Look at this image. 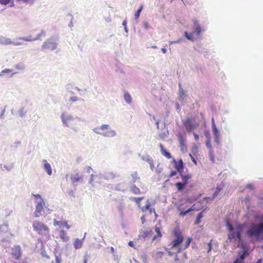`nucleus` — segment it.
I'll list each match as a JSON object with an SVG mask.
<instances>
[{
    "label": "nucleus",
    "instance_id": "60",
    "mask_svg": "<svg viewBox=\"0 0 263 263\" xmlns=\"http://www.w3.org/2000/svg\"><path fill=\"white\" fill-rule=\"evenodd\" d=\"M163 252H162V251H158L157 252L156 254V256L157 258H161L162 256H163Z\"/></svg>",
    "mask_w": 263,
    "mask_h": 263
},
{
    "label": "nucleus",
    "instance_id": "26",
    "mask_svg": "<svg viewBox=\"0 0 263 263\" xmlns=\"http://www.w3.org/2000/svg\"><path fill=\"white\" fill-rule=\"evenodd\" d=\"M11 40L9 38H6L3 36H0V44L9 45L11 44Z\"/></svg>",
    "mask_w": 263,
    "mask_h": 263
},
{
    "label": "nucleus",
    "instance_id": "8",
    "mask_svg": "<svg viewBox=\"0 0 263 263\" xmlns=\"http://www.w3.org/2000/svg\"><path fill=\"white\" fill-rule=\"evenodd\" d=\"M211 123H212V129L213 132V134L214 138V143L216 145H219L220 144V130L217 128L216 125L215 123L214 119L213 118L211 119Z\"/></svg>",
    "mask_w": 263,
    "mask_h": 263
},
{
    "label": "nucleus",
    "instance_id": "13",
    "mask_svg": "<svg viewBox=\"0 0 263 263\" xmlns=\"http://www.w3.org/2000/svg\"><path fill=\"white\" fill-rule=\"evenodd\" d=\"M12 257L16 260H18L21 256V248L20 246H15L11 249Z\"/></svg>",
    "mask_w": 263,
    "mask_h": 263
},
{
    "label": "nucleus",
    "instance_id": "35",
    "mask_svg": "<svg viewBox=\"0 0 263 263\" xmlns=\"http://www.w3.org/2000/svg\"><path fill=\"white\" fill-rule=\"evenodd\" d=\"M203 217V214L202 212H200L198 213L196 216V219L195 220V224L198 225L201 222V219Z\"/></svg>",
    "mask_w": 263,
    "mask_h": 263
},
{
    "label": "nucleus",
    "instance_id": "22",
    "mask_svg": "<svg viewBox=\"0 0 263 263\" xmlns=\"http://www.w3.org/2000/svg\"><path fill=\"white\" fill-rule=\"evenodd\" d=\"M44 162H45L44 164V170L48 175L51 176L52 175V169L50 164L46 160H44Z\"/></svg>",
    "mask_w": 263,
    "mask_h": 263
},
{
    "label": "nucleus",
    "instance_id": "21",
    "mask_svg": "<svg viewBox=\"0 0 263 263\" xmlns=\"http://www.w3.org/2000/svg\"><path fill=\"white\" fill-rule=\"evenodd\" d=\"M160 151L161 154L167 159L172 158L171 154L167 151L163 146L162 144H160Z\"/></svg>",
    "mask_w": 263,
    "mask_h": 263
},
{
    "label": "nucleus",
    "instance_id": "45",
    "mask_svg": "<svg viewBox=\"0 0 263 263\" xmlns=\"http://www.w3.org/2000/svg\"><path fill=\"white\" fill-rule=\"evenodd\" d=\"M209 149V157L210 158V160L212 162H214L215 161L214 151L213 150V148L211 149V148Z\"/></svg>",
    "mask_w": 263,
    "mask_h": 263
},
{
    "label": "nucleus",
    "instance_id": "40",
    "mask_svg": "<svg viewBox=\"0 0 263 263\" xmlns=\"http://www.w3.org/2000/svg\"><path fill=\"white\" fill-rule=\"evenodd\" d=\"M78 101H84V100L83 99H81V98H78L77 96H72L69 99V102H71V103H74V102H76Z\"/></svg>",
    "mask_w": 263,
    "mask_h": 263
},
{
    "label": "nucleus",
    "instance_id": "27",
    "mask_svg": "<svg viewBox=\"0 0 263 263\" xmlns=\"http://www.w3.org/2000/svg\"><path fill=\"white\" fill-rule=\"evenodd\" d=\"M179 175L182 180V182L185 183V184L187 185V181L191 178V175L190 174L184 175V173L179 174Z\"/></svg>",
    "mask_w": 263,
    "mask_h": 263
},
{
    "label": "nucleus",
    "instance_id": "55",
    "mask_svg": "<svg viewBox=\"0 0 263 263\" xmlns=\"http://www.w3.org/2000/svg\"><path fill=\"white\" fill-rule=\"evenodd\" d=\"M11 0H0V4L3 5H6L10 3Z\"/></svg>",
    "mask_w": 263,
    "mask_h": 263
},
{
    "label": "nucleus",
    "instance_id": "6",
    "mask_svg": "<svg viewBox=\"0 0 263 263\" xmlns=\"http://www.w3.org/2000/svg\"><path fill=\"white\" fill-rule=\"evenodd\" d=\"M33 230L40 234L47 235L49 233V229L43 223L35 220L33 223Z\"/></svg>",
    "mask_w": 263,
    "mask_h": 263
},
{
    "label": "nucleus",
    "instance_id": "51",
    "mask_svg": "<svg viewBox=\"0 0 263 263\" xmlns=\"http://www.w3.org/2000/svg\"><path fill=\"white\" fill-rule=\"evenodd\" d=\"M204 135L207 140H210L211 139V134L208 130H205L204 132Z\"/></svg>",
    "mask_w": 263,
    "mask_h": 263
},
{
    "label": "nucleus",
    "instance_id": "37",
    "mask_svg": "<svg viewBox=\"0 0 263 263\" xmlns=\"http://www.w3.org/2000/svg\"><path fill=\"white\" fill-rule=\"evenodd\" d=\"M18 40H22L26 42H31V41H35L34 39V37H32V36H24V37H19L17 38Z\"/></svg>",
    "mask_w": 263,
    "mask_h": 263
},
{
    "label": "nucleus",
    "instance_id": "43",
    "mask_svg": "<svg viewBox=\"0 0 263 263\" xmlns=\"http://www.w3.org/2000/svg\"><path fill=\"white\" fill-rule=\"evenodd\" d=\"M193 33H189L187 31L184 32V36L189 41H194V37L193 36Z\"/></svg>",
    "mask_w": 263,
    "mask_h": 263
},
{
    "label": "nucleus",
    "instance_id": "53",
    "mask_svg": "<svg viewBox=\"0 0 263 263\" xmlns=\"http://www.w3.org/2000/svg\"><path fill=\"white\" fill-rule=\"evenodd\" d=\"M132 199L137 203H139L143 197H132Z\"/></svg>",
    "mask_w": 263,
    "mask_h": 263
},
{
    "label": "nucleus",
    "instance_id": "25",
    "mask_svg": "<svg viewBox=\"0 0 263 263\" xmlns=\"http://www.w3.org/2000/svg\"><path fill=\"white\" fill-rule=\"evenodd\" d=\"M83 241L82 239L76 238L73 243L74 248L76 249H79L82 247Z\"/></svg>",
    "mask_w": 263,
    "mask_h": 263
},
{
    "label": "nucleus",
    "instance_id": "44",
    "mask_svg": "<svg viewBox=\"0 0 263 263\" xmlns=\"http://www.w3.org/2000/svg\"><path fill=\"white\" fill-rule=\"evenodd\" d=\"M8 225L7 223L0 225V233L6 232L8 230Z\"/></svg>",
    "mask_w": 263,
    "mask_h": 263
},
{
    "label": "nucleus",
    "instance_id": "1",
    "mask_svg": "<svg viewBox=\"0 0 263 263\" xmlns=\"http://www.w3.org/2000/svg\"><path fill=\"white\" fill-rule=\"evenodd\" d=\"M246 233L250 238H254L257 241L263 240V223L259 225L251 224Z\"/></svg>",
    "mask_w": 263,
    "mask_h": 263
},
{
    "label": "nucleus",
    "instance_id": "61",
    "mask_svg": "<svg viewBox=\"0 0 263 263\" xmlns=\"http://www.w3.org/2000/svg\"><path fill=\"white\" fill-rule=\"evenodd\" d=\"M61 224L63 227H66L67 229H69L70 228V226L68 224L67 221L62 222Z\"/></svg>",
    "mask_w": 263,
    "mask_h": 263
},
{
    "label": "nucleus",
    "instance_id": "64",
    "mask_svg": "<svg viewBox=\"0 0 263 263\" xmlns=\"http://www.w3.org/2000/svg\"><path fill=\"white\" fill-rule=\"evenodd\" d=\"M177 172H178L177 171H171L169 177H172L176 175Z\"/></svg>",
    "mask_w": 263,
    "mask_h": 263
},
{
    "label": "nucleus",
    "instance_id": "36",
    "mask_svg": "<svg viewBox=\"0 0 263 263\" xmlns=\"http://www.w3.org/2000/svg\"><path fill=\"white\" fill-rule=\"evenodd\" d=\"M18 116L21 118H23L26 116L27 114V110L25 109V107H21L18 110Z\"/></svg>",
    "mask_w": 263,
    "mask_h": 263
},
{
    "label": "nucleus",
    "instance_id": "15",
    "mask_svg": "<svg viewBox=\"0 0 263 263\" xmlns=\"http://www.w3.org/2000/svg\"><path fill=\"white\" fill-rule=\"evenodd\" d=\"M192 22L193 23V33H195L197 35H199L202 32L201 27L196 19H193Z\"/></svg>",
    "mask_w": 263,
    "mask_h": 263
},
{
    "label": "nucleus",
    "instance_id": "24",
    "mask_svg": "<svg viewBox=\"0 0 263 263\" xmlns=\"http://www.w3.org/2000/svg\"><path fill=\"white\" fill-rule=\"evenodd\" d=\"M59 235L60 238L64 242L68 241L69 239V237L67 235L66 232L64 230H61L60 231Z\"/></svg>",
    "mask_w": 263,
    "mask_h": 263
},
{
    "label": "nucleus",
    "instance_id": "34",
    "mask_svg": "<svg viewBox=\"0 0 263 263\" xmlns=\"http://www.w3.org/2000/svg\"><path fill=\"white\" fill-rule=\"evenodd\" d=\"M32 195L34 197L36 204L40 202H45L40 195L32 194Z\"/></svg>",
    "mask_w": 263,
    "mask_h": 263
},
{
    "label": "nucleus",
    "instance_id": "31",
    "mask_svg": "<svg viewBox=\"0 0 263 263\" xmlns=\"http://www.w3.org/2000/svg\"><path fill=\"white\" fill-rule=\"evenodd\" d=\"M139 156L142 160L146 161L148 163H150V162L153 160L152 158L147 154L144 155H141L140 154H139Z\"/></svg>",
    "mask_w": 263,
    "mask_h": 263
},
{
    "label": "nucleus",
    "instance_id": "47",
    "mask_svg": "<svg viewBox=\"0 0 263 263\" xmlns=\"http://www.w3.org/2000/svg\"><path fill=\"white\" fill-rule=\"evenodd\" d=\"M197 197L194 196V197H189L186 198V201L189 203H193V202L197 200Z\"/></svg>",
    "mask_w": 263,
    "mask_h": 263
},
{
    "label": "nucleus",
    "instance_id": "2",
    "mask_svg": "<svg viewBox=\"0 0 263 263\" xmlns=\"http://www.w3.org/2000/svg\"><path fill=\"white\" fill-rule=\"evenodd\" d=\"M93 132L98 135L106 138H112L117 135L115 130L111 129L109 124H104L92 129Z\"/></svg>",
    "mask_w": 263,
    "mask_h": 263
},
{
    "label": "nucleus",
    "instance_id": "52",
    "mask_svg": "<svg viewBox=\"0 0 263 263\" xmlns=\"http://www.w3.org/2000/svg\"><path fill=\"white\" fill-rule=\"evenodd\" d=\"M11 44H12L14 46H19V45H23V42H21V41L14 42V41H11Z\"/></svg>",
    "mask_w": 263,
    "mask_h": 263
},
{
    "label": "nucleus",
    "instance_id": "10",
    "mask_svg": "<svg viewBox=\"0 0 263 263\" xmlns=\"http://www.w3.org/2000/svg\"><path fill=\"white\" fill-rule=\"evenodd\" d=\"M172 163L174 164L175 168L179 174L184 173L185 164L181 159L177 161L175 159L173 158Z\"/></svg>",
    "mask_w": 263,
    "mask_h": 263
},
{
    "label": "nucleus",
    "instance_id": "23",
    "mask_svg": "<svg viewBox=\"0 0 263 263\" xmlns=\"http://www.w3.org/2000/svg\"><path fill=\"white\" fill-rule=\"evenodd\" d=\"M175 186L177 187L178 191H183L186 186V184L182 182H178L175 184Z\"/></svg>",
    "mask_w": 263,
    "mask_h": 263
},
{
    "label": "nucleus",
    "instance_id": "4",
    "mask_svg": "<svg viewBox=\"0 0 263 263\" xmlns=\"http://www.w3.org/2000/svg\"><path fill=\"white\" fill-rule=\"evenodd\" d=\"M59 36L52 35L47 39L42 44V50L48 49L51 51L55 50L58 47Z\"/></svg>",
    "mask_w": 263,
    "mask_h": 263
},
{
    "label": "nucleus",
    "instance_id": "20",
    "mask_svg": "<svg viewBox=\"0 0 263 263\" xmlns=\"http://www.w3.org/2000/svg\"><path fill=\"white\" fill-rule=\"evenodd\" d=\"M177 136L178 139L180 146H184L185 145L186 137L185 135H183L180 133H178Z\"/></svg>",
    "mask_w": 263,
    "mask_h": 263
},
{
    "label": "nucleus",
    "instance_id": "11",
    "mask_svg": "<svg viewBox=\"0 0 263 263\" xmlns=\"http://www.w3.org/2000/svg\"><path fill=\"white\" fill-rule=\"evenodd\" d=\"M97 176H99V179L111 180L116 177V175L112 172H104L99 173Z\"/></svg>",
    "mask_w": 263,
    "mask_h": 263
},
{
    "label": "nucleus",
    "instance_id": "12",
    "mask_svg": "<svg viewBox=\"0 0 263 263\" xmlns=\"http://www.w3.org/2000/svg\"><path fill=\"white\" fill-rule=\"evenodd\" d=\"M226 226L227 227V228L229 232H230V233H236L237 232V227H239L241 229V232L243 231V227L240 224L238 223H235L234 226H233L232 223H231L228 221H226Z\"/></svg>",
    "mask_w": 263,
    "mask_h": 263
},
{
    "label": "nucleus",
    "instance_id": "32",
    "mask_svg": "<svg viewBox=\"0 0 263 263\" xmlns=\"http://www.w3.org/2000/svg\"><path fill=\"white\" fill-rule=\"evenodd\" d=\"M13 70L12 69H8V68L2 70L0 72V76H2L3 74H4L5 73H11L10 76V77H12L14 74L16 73V72H13Z\"/></svg>",
    "mask_w": 263,
    "mask_h": 263
},
{
    "label": "nucleus",
    "instance_id": "30",
    "mask_svg": "<svg viewBox=\"0 0 263 263\" xmlns=\"http://www.w3.org/2000/svg\"><path fill=\"white\" fill-rule=\"evenodd\" d=\"M124 99L125 101L128 104H130L132 102V98L131 96L127 92H125L124 93Z\"/></svg>",
    "mask_w": 263,
    "mask_h": 263
},
{
    "label": "nucleus",
    "instance_id": "17",
    "mask_svg": "<svg viewBox=\"0 0 263 263\" xmlns=\"http://www.w3.org/2000/svg\"><path fill=\"white\" fill-rule=\"evenodd\" d=\"M70 179L74 186H76L77 185L76 183L80 181L82 182L83 181L82 177L80 176L78 173H76L74 175H71Z\"/></svg>",
    "mask_w": 263,
    "mask_h": 263
},
{
    "label": "nucleus",
    "instance_id": "58",
    "mask_svg": "<svg viewBox=\"0 0 263 263\" xmlns=\"http://www.w3.org/2000/svg\"><path fill=\"white\" fill-rule=\"evenodd\" d=\"M4 167L8 171H10L13 168V164H11L9 165H4Z\"/></svg>",
    "mask_w": 263,
    "mask_h": 263
},
{
    "label": "nucleus",
    "instance_id": "14",
    "mask_svg": "<svg viewBox=\"0 0 263 263\" xmlns=\"http://www.w3.org/2000/svg\"><path fill=\"white\" fill-rule=\"evenodd\" d=\"M45 203L40 202L37 203V204L35 205V210L33 213L34 216L36 218L39 217L41 216V212L44 210V207L45 206Z\"/></svg>",
    "mask_w": 263,
    "mask_h": 263
},
{
    "label": "nucleus",
    "instance_id": "41",
    "mask_svg": "<svg viewBox=\"0 0 263 263\" xmlns=\"http://www.w3.org/2000/svg\"><path fill=\"white\" fill-rule=\"evenodd\" d=\"M14 67L17 70H23L25 69L26 66L24 64L20 62V63H18V64H16L14 66Z\"/></svg>",
    "mask_w": 263,
    "mask_h": 263
},
{
    "label": "nucleus",
    "instance_id": "56",
    "mask_svg": "<svg viewBox=\"0 0 263 263\" xmlns=\"http://www.w3.org/2000/svg\"><path fill=\"white\" fill-rule=\"evenodd\" d=\"M221 191V189L219 188V187H216V191H215V192L213 194V197H216L218 194H219V193Z\"/></svg>",
    "mask_w": 263,
    "mask_h": 263
},
{
    "label": "nucleus",
    "instance_id": "59",
    "mask_svg": "<svg viewBox=\"0 0 263 263\" xmlns=\"http://www.w3.org/2000/svg\"><path fill=\"white\" fill-rule=\"evenodd\" d=\"M206 147L208 148V149H211L212 148V146L211 145V140H206Z\"/></svg>",
    "mask_w": 263,
    "mask_h": 263
},
{
    "label": "nucleus",
    "instance_id": "39",
    "mask_svg": "<svg viewBox=\"0 0 263 263\" xmlns=\"http://www.w3.org/2000/svg\"><path fill=\"white\" fill-rule=\"evenodd\" d=\"M124 208V204L123 203H119L117 206V209L121 216L123 214V209Z\"/></svg>",
    "mask_w": 263,
    "mask_h": 263
},
{
    "label": "nucleus",
    "instance_id": "9",
    "mask_svg": "<svg viewBox=\"0 0 263 263\" xmlns=\"http://www.w3.org/2000/svg\"><path fill=\"white\" fill-rule=\"evenodd\" d=\"M174 234L175 236V238L172 242V246L171 248H172L175 247H178L183 240V237L179 231L175 229L174 230Z\"/></svg>",
    "mask_w": 263,
    "mask_h": 263
},
{
    "label": "nucleus",
    "instance_id": "29",
    "mask_svg": "<svg viewBox=\"0 0 263 263\" xmlns=\"http://www.w3.org/2000/svg\"><path fill=\"white\" fill-rule=\"evenodd\" d=\"M152 234H153L152 231H143V232H141L139 237V238H145L146 237L152 236Z\"/></svg>",
    "mask_w": 263,
    "mask_h": 263
},
{
    "label": "nucleus",
    "instance_id": "38",
    "mask_svg": "<svg viewBox=\"0 0 263 263\" xmlns=\"http://www.w3.org/2000/svg\"><path fill=\"white\" fill-rule=\"evenodd\" d=\"M193 211L192 208H189L187 210H182L180 212V216L181 217L185 216L189 213Z\"/></svg>",
    "mask_w": 263,
    "mask_h": 263
},
{
    "label": "nucleus",
    "instance_id": "28",
    "mask_svg": "<svg viewBox=\"0 0 263 263\" xmlns=\"http://www.w3.org/2000/svg\"><path fill=\"white\" fill-rule=\"evenodd\" d=\"M74 88V85L72 84H68L66 86V90L67 92L69 93L70 95L73 96L74 95V92L72 90V89Z\"/></svg>",
    "mask_w": 263,
    "mask_h": 263
},
{
    "label": "nucleus",
    "instance_id": "18",
    "mask_svg": "<svg viewBox=\"0 0 263 263\" xmlns=\"http://www.w3.org/2000/svg\"><path fill=\"white\" fill-rule=\"evenodd\" d=\"M179 90L178 95V100L181 103L184 102V98L186 96L185 91L181 87V85L179 84Z\"/></svg>",
    "mask_w": 263,
    "mask_h": 263
},
{
    "label": "nucleus",
    "instance_id": "63",
    "mask_svg": "<svg viewBox=\"0 0 263 263\" xmlns=\"http://www.w3.org/2000/svg\"><path fill=\"white\" fill-rule=\"evenodd\" d=\"M191 240H192V238H187V240L185 242V248H187L190 246L191 241Z\"/></svg>",
    "mask_w": 263,
    "mask_h": 263
},
{
    "label": "nucleus",
    "instance_id": "54",
    "mask_svg": "<svg viewBox=\"0 0 263 263\" xmlns=\"http://www.w3.org/2000/svg\"><path fill=\"white\" fill-rule=\"evenodd\" d=\"M155 231L157 233V235L159 237H161L162 236V234L161 233L159 228L157 227H155Z\"/></svg>",
    "mask_w": 263,
    "mask_h": 263
},
{
    "label": "nucleus",
    "instance_id": "46",
    "mask_svg": "<svg viewBox=\"0 0 263 263\" xmlns=\"http://www.w3.org/2000/svg\"><path fill=\"white\" fill-rule=\"evenodd\" d=\"M143 6H141L137 10V11L135 13V18L136 20L138 19L141 12L142 10Z\"/></svg>",
    "mask_w": 263,
    "mask_h": 263
},
{
    "label": "nucleus",
    "instance_id": "50",
    "mask_svg": "<svg viewBox=\"0 0 263 263\" xmlns=\"http://www.w3.org/2000/svg\"><path fill=\"white\" fill-rule=\"evenodd\" d=\"M55 263H61V262L62 261L61 255L60 254H59V255L55 254Z\"/></svg>",
    "mask_w": 263,
    "mask_h": 263
},
{
    "label": "nucleus",
    "instance_id": "57",
    "mask_svg": "<svg viewBox=\"0 0 263 263\" xmlns=\"http://www.w3.org/2000/svg\"><path fill=\"white\" fill-rule=\"evenodd\" d=\"M151 206V204L147 201V204L143 208L142 210L144 211L149 210L150 209Z\"/></svg>",
    "mask_w": 263,
    "mask_h": 263
},
{
    "label": "nucleus",
    "instance_id": "3",
    "mask_svg": "<svg viewBox=\"0 0 263 263\" xmlns=\"http://www.w3.org/2000/svg\"><path fill=\"white\" fill-rule=\"evenodd\" d=\"M242 232L239 227H237V232L234 233H230L228 234V238L230 240L234 239L235 240H238V243L237 245V247H240L242 249L244 248H248L247 247V242L242 238Z\"/></svg>",
    "mask_w": 263,
    "mask_h": 263
},
{
    "label": "nucleus",
    "instance_id": "33",
    "mask_svg": "<svg viewBox=\"0 0 263 263\" xmlns=\"http://www.w3.org/2000/svg\"><path fill=\"white\" fill-rule=\"evenodd\" d=\"M130 191L134 194H139L140 193V189L134 184L131 185Z\"/></svg>",
    "mask_w": 263,
    "mask_h": 263
},
{
    "label": "nucleus",
    "instance_id": "5",
    "mask_svg": "<svg viewBox=\"0 0 263 263\" xmlns=\"http://www.w3.org/2000/svg\"><path fill=\"white\" fill-rule=\"evenodd\" d=\"M182 123L187 133L196 129L198 126L196 120L190 117L186 118Z\"/></svg>",
    "mask_w": 263,
    "mask_h": 263
},
{
    "label": "nucleus",
    "instance_id": "62",
    "mask_svg": "<svg viewBox=\"0 0 263 263\" xmlns=\"http://www.w3.org/2000/svg\"><path fill=\"white\" fill-rule=\"evenodd\" d=\"M149 164L150 169L153 171L155 168V166L154 164V160H153L148 163Z\"/></svg>",
    "mask_w": 263,
    "mask_h": 263
},
{
    "label": "nucleus",
    "instance_id": "16",
    "mask_svg": "<svg viewBox=\"0 0 263 263\" xmlns=\"http://www.w3.org/2000/svg\"><path fill=\"white\" fill-rule=\"evenodd\" d=\"M249 248H244L241 251L238 253V255L236 259L239 260L244 261V259L248 256L249 254Z\"/></svg>",
    "mask_w": 263,
    "mask_h": 263
},
{
    "label": "nucleus",
    "instance_id": "49",
    "mask_svg": "<svg viewBox=\"0 0 263 263\" xmlns=\"http://www.w3.org/2000/svg\"><path fill=\"white\" fill-rule=\"evenodd\" d=\"M20 144H21L20 141H15L10 146V147H11V148L15 149L18 147V145Z\"/></svg>",
    "mask_w": 263,
    "mask_h": 263
},
{
    "label": "nucleus",
    "instance_id": "42",
    "mask_svg": "<svg viewBox=\"0 0 263 263\" xmlns=\"http://www.w3.org/2000/svg\"><path fill=\"white\" fill-rule=\"evenodd\" d=\"M46 32L44 29H42L41 32L37 34L36 36L34 37L35 40H41V36H45Z\"/></svg>",
    "mask_w": 263,
    "mask_h": 263
},
{
    "label": "nucleus",
    "instance_id": "7",
    "mask_svg": "<svg viewBox=\"0 0 263 263\" xmlns=\"http://www.w3.org/2000/svg\"><path fill=\"white\" fill-rule=\"evenodd\" d=\"M61 119L63 124L67 127H70L71 124L77 119H79L77 117H73L70 114L67 112H63L61 115Z\"/></svg>",
    "mask_w": 263,
    "mask_h": 263
},
{
    "label": "nucleus",
    "instance_id": "48",
    "mask_svg": "<svg viewBox=\"0 0 263 263\" xmlns=\"http://www.w3.org/2000/svg\"><path fill=\"white\" fill-rule=\"evenodd\" d=\"M131 176H132V177L133 178L132 179V181H133V183H135L137 179H139V178L137 176V173L136 172H134L133 174H132Z\"/></svg>",
    "mask_w": 263,
    "mask_h": 263
},
{
    "label": "nucleus",
    "instance_id": "19",
    "mask_svg": "<svg viewBox=\"0 0 263 263\" xmlns=\"http://www.w3.org/2000/svg\"><path fill=\"white\" fill-rule=\"evenodd\" d=\"M126 183L125 182H122L117 184L115 190L117 191H121L124 192L126 191Z\"/></svg>",
    "mask_w": 263,
    "mask_h": 263
}]
</instances>
